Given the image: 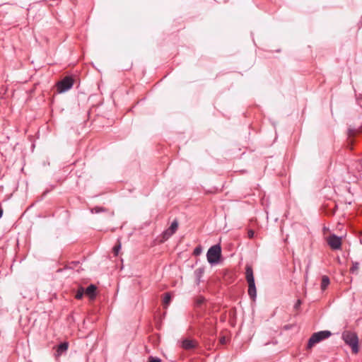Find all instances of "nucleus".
Returning a JSON list of instances; mask_svg holds the SVG:
<instances>
[{
  "label": "nucleus",
  "mask_w": 362,
  "mask_h": 362,
  "mask_svg": "<svg viewBox=\"0 0 362 362\" xmlns=\"http://www.w3.org/2000/svg\"><path fill=\"white\" fill-rule=\"evenodd\" d=\"M245 279L248 284V295L253 300L257 297V290L255 286L253 269L250 265L247 264L245 267Z\"/></svg>",
  "instance_id": "1"
},
{
  "label": "nucleus",
  "mask_w": 362,
  "mask_h": 362,
  "mask_svg": "<svg viewBox=\"0 0 362 362\" xmlns=\"http://www.w3.org/2000/svg\"><path fill=\"white\" fill-rule=\"evenodd\" d=\"M341 337L345 344L351 348V351L354 354H357L358 352V338L355 332L344 331L342 333Z\"/></svg>",
  "instance_id": "2"
},
{
  "label": "nucleus",
  "mask_w": 362,
  "mask_h": 362,
  "mask_svg": "<svg viewBox=\"0 0 362 362\" xmlns=\"http://www.w3.org/2000/svg\"><path fill=\"white\" fill-rule=\"evenodd\" d=\"M221 257V247L218 245L211 246L207 251L206 258L209 263L216 264L219 262Z\"/></svg>",
  "instance_id": "3"
},
{
  "label": "nucleus",
  "mask_w": 362,
  "mask_h": 362,
  "mask_svg": "<svg viewBox=\"0 0 362 362\" xmlns=\"http://www.w3.org/2000/svg\"><path fill=\"white\" fill-rule=\"evenodd\" d=\"M331 335V332L328 330L320 331L313 334L308 340V349L312 348L315 344L329 338Z\"/></svg>",
  "instance_id": "4"
},
{
  "label": "nucleus",
  "mask_w": 362,
  "mask_h": 362,
  "mask_svg": "<svg viewBox=\"0 0 362 362\" xmlns=\"http://www.w3.org/2000/svg\"><path fill=\"white\" fill-rule=\"evenodd\" d=\"M74 80L71 76H66L57 83V92L64 93L72 88Z\"/></svg>",
  "instance_id": "5"
},
{
  "label": "nucleus",
  "mask_w": 362,
  "mask_h": 362,
  "mask_svg": "<svg viewBox=\"0 0 362 362\" xmlns=\"http://www.w3.org/2000/svg\"><path fill=\"white\" fill-rule=\"evenodd\" d=\"M327 243L332 250H340L341 247V238L332 234L328 237Z\"/></svg>",
  "instance_id": "6"
},
{
  "label": "nucleus",
  "mask_w": 362,
  "mask_h": 362,
  "mask_svg": "<svg viewBox=\"0 0 362 362\" xmlns=\"http://www.w3.org/2000/svg\"><path fill=\"white\" fill-rule=\"evenodd\" d=\"M177 228H178L177 221H173L171 223L170 228L163 232V238H168L169 237H170L172 235H173L176 232V230H177Z\"/></svg>",
  "instance_id": "7"
},
{
  "label": "nucleus",
  "mask_w": 362,
  "mask_h": 362,
  "mask_svg": "<svg viewBox=\"0 0 362 362\" xmlns=\"http://www.w3.org/2000/svg\"><path fill=\"white\" fill-rule=\"evenodd\" d=\"M197 346V342L194 340L184 339L182 341V347L185 350H191Z\"/></svg>",
  "instance_id": "8"
},
{
  "label": "nucleus",
  "mask_w": 362,
  "mask_h": 362,
  "mask_svg": "<svg viewBox=\"0 0 362 362\" xmlns=\"http://www.w3.org/2000/svg\"><path fill=\"white\" fill-rule=\"evenodd\" d=\"M97 287L94 284L89 285L85 291V293L90 298L93 299L96 296Z\"/></svg>",
  "instance_id": "9"
},
{
  "label": "nucleus",
  "mask_w": 362,
  "mask_h": 362,
  "mask_svg": "<svg viewBox=\"0 0 362 362\" xmlns=\"http://www.w3.org/2000/svg\"><path fill=\"white\" fill-rule=\"evenodd\" d=\"M362 132V125L358 128L349 127L348 129V136L349 137L354 136L356 134Z\"/></svg>",
  "instance_id": "10"
},
{
  "label": "nucleus",
  "mask_w": 362,
  "mask_h": 362,
  "mask_svg": "<svg viewBox=\"0 0 362 362\" xmlns=\"http://www.w3.org/2000/svg\"><path fill=\"white\" fill-rule=\"evenodd\" d=\"M69 344L68 342L61 343L57 347V354L61 355L63 352L66 351L68 349Z\"/></svg>",
  "instance_id": "11"
},
{
  "label": "nucleus",
  "mask_w": 362,
  "mask_h": 362,
  "mask_svg": "<svg viewBox=\"0 0 362 362\" xmlns=\"http://www.w3.org/2000/svg\"><path fill=\"white\" fill-rule=\"evenodd\" d=\"M330 283L329 279L327 276H323L321 281V289L325 291Z\"/></svg>",
  "instance_id": "12"
},
{
  "label": "nucleus",
  "mask_w": 362,
  "mask_h": 362,
  "mask_svg": "<svg viewBox=\"0 0 362 362\" xmlns=\"http://www.w3.org/2000/svg\"><path fill=\"white\" fill-rule=\"evenodd\" d=\"M85 291L83 287H80L76 293L75 298L80 300L83 298Z\"/></svg>",
  "instance_id": "13"
},
{
  "label": "nucleus",
  "mask_w": 362,
  "mask_h": 362,
  "mask_svg": "<svg viewBox=\"0 0 362 362\" xmlns=\"http://www.w3.org/2000/svg\"><path fill=\"white\" fill-rule=\"evenodd\" d=\"M170 300H171V296H170V294L169 293H165V295H164L163 300V305L165 306L168 305V304L170 303Z\"/></svg>",
  "instance_id": "14"
},
{
  "label": "nucleus",
  "mask_w": 362,
  "mask_h": 362,
  "mask_svg": "<svg viewBox=\"0 0 362 362\" xmlns=\"http://www.w3.org/2000/svg\"><path fill=\"white\" fill-rule=\"evenodd\" d=\"M358 268H359V263L357 262H354L352 263V267L350 269V272L352 274H355V273L357 274Z\"/></svg>",
  "instance_id": "15"
},
{
  "label": "nucleus",
  "mask_w": 362,
  "mask_h": 362,
  "mask_svg": "<svg viewBox=\"0 0 362 362\" xmlns=\"http://www.w3.org/2000/svg\"><path fill=\"white\" fill-rule=\"evenodd\" d=\"M121 248V243L119 242V240H118V244L116 245L114 247H113V252L115 254V256H117L118 254H119V251Z\"/></svg>",
  "instance_id": "16"
},
{
  "label": "nucleus",
  "mask_w": 362,
  "mask_h": 362,
  "mask_svg": "<svg viewBox=\"0 0 362 362\" xmlns=\"http://www.w3.org/2000/svg\"><path fill=\"white\" fill-rule=\"evenodd\" d=\"M202 252V248L201 246H197L194 248L193 254L195 256H199Z\"/></svg>",
  "instance_id": "17"
},
{
  "label": "nucleus",
  "mask_w": 362,
  "mask_h": 362,
  "mask_svg": "<svg viewBox=\"0 0 362 362\" xmlns=\"http://www.w3.org/2000/svg\"><path fill=\"white\" fill-rule=\"evenodd\" d=\"M105 211V209L103 207H99V206H96L91 209L92 213H94V212L100 213V212Z\"/></svg>",
  "instance_id": "18"
},
{
  "label": "nucleus",
  "mask_w": 362,
  "mask_h": 362,
  "mask_svg": "<svg viewBox=\"0 0 362 362\" xmlns=\"http://www.w3.org/2000/svg\"><path fill=\"white\" fill-rule=\"evenodd\" d=\"M204 300H205L204 298V297L200 296V297H199V298H197V300H196V304H197V305H202V304L204 302Z\"/></svg>",
  "instance_id": "19"
},
{
  "label": "nucleus",
  "mask_w": 362,
  "mask_h": 362,
  "mask_svg": "<svg viewBox=\"0 0 362 362\" xmlns=\"http://www.w3.org/2000/svg\"><path fill=\"white\" fill-rule=\"evenodd\" d=\"M148 362H161V360L158 358H154L153 356H150L148 358Z\"/></svg>",
  "instance_id": "20"
},
{
  "label": "nucleus",
  "mask_w": 362,
  "mask_h": 362,
  "mask_svg": "<svg viewBox=\"0 0 362 362\" xmlns=\"http://www.w3.org/2000/svg\"><path fill=\"white\" fill-rule=\"evenodd\" d=\"M254 235H255L254 230H252V229L248 230V231H247V236H248V238H252L254 237Z\"/></svg>",
  "instance_id": "21"
},
{
  "label": "nucleus",
  "mask_w": 362,
  "mask_h": 362,
  "mask_svg": "<svg viewBox=\"0 0 362 362\" xmlns=\"http://www.w3.org/2000/svg\"><path fill=\"white\" fill-rule=\"evenodd\" d=\"M301 303H302V302L300 300H299V299L297 300V301L296 302V303L294 305V309L298 310L300 308Z\"/></svg>",
  "instance_id": "22"
},
{
  "label": "nucleus",
  "mask_w": 362,
  "mask_h": 362,
  "mask_svg": "<svg viewBox=\"0 0 362 362\" xmlns=\"http://www.w3.org/2000/svg\"><path fill=\"white\" fill-rule=\"evenodd\" d=\"M220 341H221V343L223 344V343L226 342V338L225 337H222Z\"/></svg>",
  "instance_id": "23"
},
{
  "label": "nucleus",
  "mask_w": 362,
  "mask_h": 362,
  "mask_svg": "<svg viewBox=\"0 0 362 362\" xmlns=\"http://www.w3.org/2000/svg\"><path fill=\"white\" fill-rule=\"evenodd\" d=\"M361 168H362V160H361Z\"/></svg>",
  "instance_id": "24"
}]
</instances>
